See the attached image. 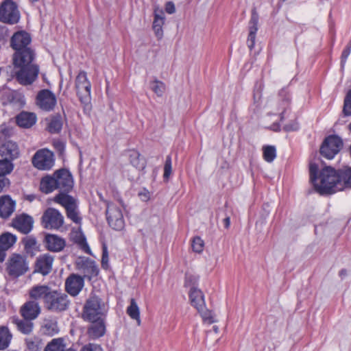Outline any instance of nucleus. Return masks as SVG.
I'll return each mask as SVG.
<instances>
[{"instance_id":"obj_56","label":"nucleus","mask_w":351,"mask_h":351,"mask_svg":"<svg viewBox=\"0 0 351 351\" xmlns=\"http://www.w3.org/2000/svg\"><path fill=\"white\" fill-rule=\"evenodd\" d=\"M5 255L6 250L1 249V247H0V263H2L4 261Z\"/></svg>"},{"instance_id":"obj_46","label":"nucleus","mask_w":351,"mask_h":351,"mask_svg":"<svg viewBox=\"0 0 351 351\" xmlns=\"http://www.w3.org/2000/svg\"><path fill=\"white\" fill-rule=\"evenodd\" d=\"M256 32L257 30L255 27H251L249 29V35L247 43L250 49H252L254 46Z\"/></svg>"},{"instance_id":"obj_29","label":"nucleus","mask_w":351,"mask_h":351,"mask_svg":"<svg viewBox=\"0 0 351 351\" xmlns=\"http://www.w3.org/2000/svg\"><path fill=\"white\" fill-rule=\"evenodd\" d=\"M189 298L192 306L196 309L202 308V306L205 305L204 296L201 290L193 287L191 289L189 292Z\"/></svg>"},{"instance_id":"obj_52","label":"nucleus","mask_w":351,"mask_h":351,"mask_svg":"<svg viewBox=\"0 0 351 351\" xmlns=\"http://www.w3.org/2000/svg\"><path fill=\"white\" fill-rule=\"evenodd\" d=\"M10 184V182L8 178L0 176V193H1L5 188L8 187Z\"/></svg>"},{"instance_id":"obj_8","label":"nucleus","mask_w":351,"mask_h":351,"mask_svg":"<svg viewBox=\"0 0 351 351\" xmlns=\"http://www.w3.org/2000/svg\"><path fill=\"white\" fill-rule=\"evenodd\" d=\"M29 269L26 258L20 254H12L8 261L7 270L10 276L19 277Z\"/></svg>"},{"instance_id":"obj_24","label":"nucleus","mask_w":351,"mask_h":351,"mask_svg":"<svg viewBox=\"0 0 351 351\" xmlns=\"http://www.w3.org/2000/svg\"><path fill=\"white\" fill-rule=\"evenodd\" d=\"M52 290L47 286L39 285L32 287L29 291V296L34 300L43 299L45 305L49 298Z\"/></svg>"},{"instance_id":"obj_6","label":"nucleus","mask_w":351,"mask_h":351,"mask_svg":"<svg viewBox=\"0 0 351 351\" xmlns=\"http://www.w3.org/2000/svg\"><path fill=\"white\" fill-rule=\"evenodd\" d=\"M32 162L38 170L48 171L54 166V154L48 149H40L34 154Z\"/></svg>"},{"instance_id":"obj_45","label":"nucleus","mask_w":351,"mask_h":351,"mask_svg":"<svg viewBox=\"0 0 351 351\" xmlns=\"http://www.w3.org/2000/svg\"><path fill=\"white\" fill-rule=\"evenodd\" d=\"M343 112L346 116L351 115V89L345 97Z\"/></svg>"},{"instance_id":"obj_9","label":"nucleus","mask_w":351,"mask_h":351,"mask_svg":"<svg viewBox=\"0 0 351 351\" xmlns=\"http://www.w3.org/2000/svg\"><path fill=\"white\" fill-rule=\"evenodd\" d=\"M343 147L341 139L337 136H330L323 142L320 154L327 159H332Z\"/></svg>"},{"instance_id":"obj_57","label":"nucleus","mask_w":351,"mask_h":351,"mask_svg":"<svg viewBox=\"0 0 351 351\" xmlns=\"http://www.w3.org/2000/svg\"><path fill=\"white\" fill-rule=\"evenodd\" d=\"M223 225L226 228H228L230 225V218L229 217H226L223 221Z\"/></svg>"},{"instance_id":"obj_39","label":"nucleus","mask_w":351,"mask_h":351,"mask_svg":"<svg viewBox=\"0 0 351 351\" xmlns=\"http://www.w3.org/2000/svg\"><path fill=\"white\" fill-rule=\"evenodd\" d=\"M14 169L12 162L5 158L0 160V176L4 177L10 173Z\"/></svg>"},{"instance_id":"obj_63","label":"nucleus","mask_w":351,"mask_h":351,"mask_svg":"<svg viewBox=\"0 0 351 351\" xmlns=\"http://www.w3.org/2000/svg\"><path fill=\"white\" fill-rule=\"evenodd\" d=\"M348 130L351 132V123L348 125Z\"/></svg>"},{"instance_id":"obj_17","label":"nucleus","mask_w":351,"mask_h":351,"mask_svg":"<svg viewBox=\"0 0 351 351\" xmlns=\"http://www.w3.org/2000/svg\"><path fill=\"white\" fill-rule=\"evenodd\" d=\"M16 201L10 195L0 197V217L3 219L10 217L16 209Z\"/></svg>"},{"instance_id":"obj_23","label":"nucleus","mask_w":351,"mask_h":351,"mask_svg":"<svg viewBox=\"0 0 351 351\" xmlns=\"http://www.w3.org/2000/svg\"><path fill=\"white\" fill-rule=\"evenodd\" d=\"M45 246L51 252H60L65 246V241L56 234H47L45 238Z\"/></svg>"},{"instance_id":"obj_38","label":"nucleus","mask_w":351,"mask_h":351,"mask_svg":"<svg viewBox=\"0 0 351 351\" xmlns=\"http://www.w3.org/2000/svg\"><path fill=\"white\" fill-rule=\"evenodd\" d=\"M263 158L267 162H271L276 157V149L274 146L266 145L263 147Z\"/></svg>"},{"instance_id":"obj_16","label":"nucleus","mask_w":351,"mask_h":351,"mask_svg":"<svg viewBox=\"0 0 351 351\" xmlns=\"http://www.w3.org/2000/svg\"><path fill=\"white\" fill-rule=\"evenodd\" d=\"M41 308L36 301H28L21 308L20 313L24 319L34 320L40 314Z\"/></svg>"},{"instance_id":"obj_18","label":"nucleus","mask_w":351,"mask_h":351,"mask_svg":"<svg viewBox=\"0 0 351 351\" xmlns=\"http://www.w3.org/2000/svg\"><path fill=\"white\" fill-rule=\"evenodd\" d=\"M54 258L49 254H44L38 257L36 263V271L47 275L52 269Z\"/></svg>"},{"instance_id":"obj_12","label":"nucleus","mask_w":351,"mask_h":351,"mask_svg":"<svg viewBox=\"0 0 351 351\" xmlns=\"http://www.w3.org/2000/svg\"><path fill=\"white\" fill-rule=\"evenodd\" d=\"M107 220L110 226L116 230H121L124 227L122 211L114 204H108L106 210Z\"/></svg>"},{"instance_id":"obj_53","label":"nucleus","mask_w":351,"mask_h":351,"mask_svg":"<svg viewBox=\"0 0 351 351\" xmlns=\"http://www.w3.org/2000/svg\"><path fill=\"white\" fill-rule=\"evenodd\" d=\"M351 52V45L350 46L346 47V48L343 51L341 54V62H345L348 58L349 55Z\"/></svg>"},{"instance_id":"obj_15","label":"nucleus","mask_w":351,"mask_h":351,"mask_svg":"<svg viewBox=\"0 0 351 351\" xmlns=\"http://www.w3.org/2000/svg\"><path fill=\"white\" fill-rule=\"evenodd\" d=\"M84 285V280L76 274L71 275L66 280L65 286L66 291L73 296H76L81 291Z\"/></svg>"},{"instance_id":"obj_30","label":"nucleus","mask_w":351,"mask_h":351,"mask_svg":"<svg viewBox=\"0 0 351 351\" xmlns=\"http://www.w3.org/2000/svg\"><path fill=\"white\" fill-rule=\"evenodd\" d=\"M32 319H20L19 318H13L12 323H14L18 330L25 335L30 334L34 329V323Z\"/></svg>"},{"instance_id":"obj_5","label":"nucleus","mask_w":351,"mask_h":351,"mask_svg":"<svg viewBox=\"0 0 351 351\" xmlns=\"http://www.w3.org/2000/svg\"><path fill=\"white\" fill-rule=\"evenodd\" d=\"M54 202L64 206L66 210L67 217L75 223H80L81 217L79 215L75 199L71 196L60 193L54 197Z\"/></svg>"},{"instance_id":"obj_51","label":"nucleus","mask_w":351,"mask_h":351,"mask_svg":"<svg viewBox=\"0 0 351 351\" xmlns=\"http://www.w3.org/2000/svg\"><path fill=\"white\" fill-rule=\"evenodd\" d=\"M9 36L8 29L6 26L0 25V40H3Z\"/></svg>"},{"instance_id":"obj_7","label":"nucleus","mask_w":351,"mask_h":351,"mask_svg":"<svg viewBox=\"0 0 351 351\" xmlns=\"http://www.w3.org/2000/svg\"><path fill=\"white\" fill-rule=\"evenodd\" d=\"M20 19L17 5L12 0H5L0 5V21L15 24Z\"/></svg>"},{"instance_id":"obj_11","label":"nucleus","mask_w":351,"mask_h":351,"mask_svg":"<svg viewBox=\"0 0 351 351\" xmlns=\"http://www.w3.org/2000/svg\"><path fill=\"white\" fill-rule=\"evenodd\" d=\"M45 304V307L52 311H62L69 307L68 296L64 293L52 291Z\"/></svg>"},{"instance_id":"obj_33","label":"nucleus","mask_w":351,"mask_h":351,"mask_svg":"<svg viewBox=\"0 0 351 351\" xmlns=\"http://www.w3.org/2000/svg\"><path fill=\"white\" fill-rule=\"evenodd\" d=\"M16 241V237L11 233L5 232L0 236V247L5 250L10 249Z\"/></svg>"},{"instance_id":"obj_61","label":"nucleus","mask_w":351,"mask_h":351,"mask_svg":"<svg viewBox=\"0 0 351 351\" xmlns=\"http://www.w3.org/2000/svg\"><path fill=\"white\" fill-rule=\"evenodd\" d=\"M278 129H279V125H278L275 124V125H274V126L272 127V130H276H276H278Z\"/></svg>"},{"instance_id":"obj_35","label":"nucleus","mask_w":351,"mask_h":351,"mask_svg":"<svg viewBox=\"0 0 351 351\" xmlns=\"http://www.w3.org/2000/svg\"><path fill=\"white\" fill-rule=\"evenodd\" d=\"M128 315L132 319L137 322V324H141L140 311L139 308L134 299L132 298L130 300V305L127 308Z\"/></svg>"},{"instance_id":"obj_22","label":"nucleus","mask_w":351,"mask_h":351,"mask_svg":"<svg viewBox=\"0 0 351 351\" xmlns=\"http://www.w3.org/2000/svg\"><path fill=\"white\" fill-rule=\"evenodd\" d=\"M0 154L5 159L12 160L19 156L17 145L12 141H7L0 147Z\"/></svg>"},{"instance_id":"obj_19","label":"nucleus","mask_w":351,"mask_h":351,"mask_svg":"<svg viewBox=\"0 0 351 351\" xmlns=\"http://www.w3.org/2000/svg\"><path fill=\"white\" fill-rule=\"evenodd\" d=\"M105 319L96 320H88L90 322L88 327V335L92 339H96L103 337L106 332Z\"/></svg>"},{"instance_id":"obj_4","label":"nucleus","mask_w":351,"mask_h":351,"mask_svg":"<svg viewBox=\"0 0 351 351\" xmlns=\"http://www.w3.org/2000/svg\"><path fill=\"white\" fill-rule=\"evenodd\" d=\"M75 88L77 93L81 101L85 106L89 107L90 101L91 84L88 80L86 73L80 71L76 77Z\"/></svg>"},{"instance_id":"obj_3","label":"nucleus","mask_w":351,"mask_h":351,"mask_svg":"<svg viewBox=\"0 0 351 351\" xmlns=\"http://www.w3.org/2000/svg\"><path fill=\"white\" fill-rule=\"evenodd\" d=\"M107 312L106 304L100 298L92 295L84 306L83 318L86 321L105 319Z\"/></svg>"},{"instance_id":"obj_58","label":"nucleus","mask_w":351,"mask_h":351,"mask_svg":"<svg viewBox=\"0 0 351 351\" xmlns=\"http://www.w3.org/2000/svg\"><path fill=\"white\" fill-rule=\"evenodd\" d=\"M139 195L145 201H146L149 199V193L148 192L140 193Z\"/></svg>"},{"instance_id":"obj_41","label":"nucleus","mask_w":351,"mask_h":351,"mask_svg":"<svg viewBox=\"0 0 351 351\" xmlns=\"http://www.w3.org/2000/svg\"><path fill=\"white\" fill-rule=\"evenodd\" d=\"M197 310L204 322L208 324H212L215 322L213 313L206 308V305H204L201 310L199 308Z\"/></svg>"},{"instance_id":"obj_43","label":"nucleus","mask_w":351,"mask_h":351,"mask_svg":"<svg viewBox=\"0 0 351 351\" xmlns=\"http://www.w3.org/2000/svg\"><path fill=\"white\" fill-rule=\"evenodd\" d=\"M151 88L152 90L159 97H161L165 90V86L164 83L158 80L154 81L152 83Z\"/></svg>"},{"instance_id":"obj_55","label":"nucleus","mask_w":351,"mask_h":351,"mask_svg":"<svg viewBox=\"0 0 351 351\" xmlns=\"http://www.w3.org/2000/svg\"><path fill=\"white\" fill-rule=\"evenodd\" d=\"M285 129L287 131H295L299 129V125L297 122H294L293 123L286 125L285 126Z\"/></svg>"},{"instance_id":"obj_27","label":"nucleus","mask_w":351,"mask_h":351,"mask_svg":"<svg viewBox=\"0 0 351 351\" xmlns=\"http://www.w3.org/2000/svg\"><path fill=\"white\" fill-rule=\"evenodd\" d=\"M40 330L43 334L48 336H53L59 332L58 322L53 318H45L43 321Z\"/></svg>"},{"instance_id":"obj_14","label":"nucleus","mask_w":351,"mask_h":351,"mask_svg":"<svg viewBox=\"0 0 351 351\" xmlns=\"http://www.w3.org/2000/svg\"><path fill=\"white\" fill-rule=\"evenodd\" d=\"M58 189L69 191L73 187V178L69 171L60 169L54 173Z\"/></svg>"},{"instance_id":"obj_13","label":"nucleus","mask_w":351,"mask_h":351,"mask_svg":"<svg viewBox=\"0 0 351 351\" xmlns=\"http://www.w3.org/2000/svg\"><path fill=\"white\" fill-rule=\"evenodd\" d=\"M37 105L45 111L53 109L56 104L55 95L49 90H42L37 95Z\"/></svg>"},{"instance_id":"obj_32","label":"nucleus","mask_w":351,"mask_h":351,"mask_svg":"<svg viewBox=\"0 0 351 351\" xmlns=\"http://www.w3.org/2000/svg\"><path fill=\"white\" fill-rule=\"evenodd\" d=\"M12 339V334L8 326H0V350L9 347Z\"/></svg>"},{"instance_id":"obj_2","label":"nucleus","mask_w":351,"mask_h":351,"mask_svg":"<svg viewBox=\"0 0 351 351\" xmlns=\"http://www.w3.org/2000/svg\"><path fill=\"white\" fill-rule=\"evenodd\" d=\"M310 179L315 188L320 193H334L339 190L336 189L339 182V171L330 167H326L318 173V167L315 163H311L309 167Z\"/></svg>"},{"instance_id":"obj_1","label":"nucleus","mask_w":351,"mask_h":351,"mask_svg":"<svg viewBox=\"0 0 351 351\" xmlns=\"http://www.w3.org/2000/svg\"><path fill=\"white\" fill-rule=\"evenodd\" d=\"M31 37L25 31L16 32L11 38L10 46L16 50L13 56V66L8 68L12 78L15 77L22 85L32 84L38 77L39 67L33 63L35 53L27 46Z\"/></svg>"},{"instance_id":"obj_60","label":"nucleus","mask_w":351,"mask_h":351,"mask_svg":"<svg viewBox=\"0 0 351 351\" xmlns=\"http://www.w3.org/2000/svg\"><path fill=\"white\" fill-rule=\"evenodd\" d=\"M85 247H86V249H85L86 252H87L88 254H90V248H89V247L88 246L87 244L85 245Z\"/></svg>"},{"instance_id":"obj_40","label":"nucleus","mask_w":351,"mask_h":351,"mask_svg":"<svg viewBox=\"0 0 351 351\" xmlns=\"http://www.w3.org/2000/svg\"><path fill=\"white\" fill-rule=\"evenodd\" d=\"M25 343L29 351H40L41 349V342L38 338H27L25 339Z\"/></svg>"},{"instance_id":"obj_64","label":"nucleus","mask_w":351,"mask_h":351,"mask_svg":"<svg viewBox=\"0 0 351 351\" xmlns=\"http://www.w3.org/2000/svg\"><path fill=\"white\" fill-rule=\"evenodd\" d=\"M213 328H214V330H215V332H217V328L216 326H214V327H213Z\"/></svg>"},{"instance_id":"obj_36","label":"nucleus","mask_w":351,"mask_h":351,"mask_svg":"<svg viewBox=\"0 0 351 351\" xmlns=\"http://www.w3.org/2000/svg\"><path fill=\"white\" fill-rule=\"evenodd\" d=\"M62 127V120L60 116L52 117L48 123V130L51 133H58Z\"/></svg>"},{"instance_id":"obj_37","label":"nucleus","mask_w":351,"mask_h":351,"mask_svg":"<svg viewBox=\"0 0 351 351\" xmlns=\"http://www.w3.org/2000/svg\"><path fill=\"white\" fill-rule=\"evenodd\" d=\"M61 338L52 339L45 347L44 351H64L65 346Z\"/></svg>"},{"instance_id":"obj_62","label":"nucleus","mask_w":351,"mask_h":351,"mask_svg":"<svg viewBox=\"0 0 351 351\" xmlns=\"http://www.w3.org/2000/svg\"><path fill=\"white\" fill-rule=\"evenodd\" d=\"M16 96H18V97H19L20 100H21V102L23 104V103H24V101H23V97H22L20 95H17V94H16Z\"/></svg>"},{"instance_id":"obj_10","label":"nucleus","mask_w":351,"mask_h":351,"mask_svg":"<svg viewBox=\"0 0 351 351\" xmlns=\"http://www.w3.org/2000/svg\"><path fill=\"white\" fill-rule=\"evenodd\" d=\"M42 223L47 229H59L64 223V217L58 210L49 208L43 213Z\"/></svg>"},{"instance_id":"obj_20","label":"nucleus","mask_w":351,"mask_h":351,"mask_svg":"<svg viewBox=\"0 0 351 351\" xmlns=\"http://www.w3.org/2000/svg\"><path fill=\"white\" fill-rule=\"evenodd\" d=\"M33 223V219L25 214L17 216L13 220V226L23 234H27L32 230Z\"/></svg>"},{"instance_id":"obj_31","label":"nucleus","mask_w":351,"mask_h":351,"mask_svg":"<svg viewBox=\"0 0 351 351\" xmlns=\"http://www.w3.org/2000/svg\"><path fill=\"white\" fill-rule=\"evenodd\" d=\"M40 191L45 193H49L58 189L54 174L53 176H45L40 181Z\"/></svg>"},{"instance_id":"obj_50","label":"nucleus","mask_w":351,"mask_h":351,"mask_svg":"<svg viewBox=\"0 0 351 351\" xmlns=\"http://www.w3.org/2000/svg\"><path fill=\"white\" fill-rule=\"evenodd\" d=\"M81 351H102V348L99 345L89 343L84 346Z\"/></svg>"},{"instance_id":"obj_47","label":"nucleus","mask_w":351,"mask_h":351,"mask_svg":"<svg viewBox=\"0 0 351 351\" xmlns=\"http://www.w3.org/2000/svg\"><path fill=\"white\" fill-rule=\"evenodd\" d=\"M172 172V167H171V159L170 156H167L165 167H164V178L168 179L169 176H171Z\"/></svg>"},{"instance_id":"obj_59","label":"nucleus","mask_w":351,"mask_h":351,"mask_svg":"<svg viewBox=\"0 0 351 351\" xmlns=\"http://www.w3.org/2000/svg\"><path fill=\"white\" fill-rule=\"evenodd\" d=\"M0 132L3 133V134H5V125H1L0 126Z\"/></svg>"},{"instance_id":"obj_48","label":"nucleus","mask_w":351,"mask_h":351,"mask_svg":"<svg viewBox=\"0 0 351 351\" xmlns=\"http://www.w3.org/2000/svg\"><path fill=\"white\" fill-rule=\"evenodd\" d=\"M108 252L106 245H103L102 258H101V265L104 269L108 268Z\"/></svg>"},{"instance_id":"obj_21","label":"nucleus","mask_w":351,"mask_h":351,"mask_svg":"<svg viewBox=\"0 0 351 351\" xmlns=\"http://www.w3.org/2000/svg\"><path fill=\"white\" fill-rule=\"evenodd\" d=\"M77 267L84 274V278H86L89 280H90L92 277L96 276L99 273V269L95 262L88 259L78 262Z\"/></svg>"},{"instance_id":"obj_26","label":"nucleus","mask_w":351,"mask_h":351,"mask_svg":"<svg viewBox=\"0 0 351 351\" xmlns=\"http://www.w3.org/2000/svg\"><path fill=\"white\" fill-rule=\"evenodd\" d=\"M165 13L162 10H154V19L153 21V29L156 36L160 39L163 36L162 26L165 23Z\"/></svg>"},{"instance_id":"obj_54","label":"nucleus","mask_w":351,"mask_h":351,"mask_svg":"<svg viewBox=\"0 0 351 351\" xmlns=\"http://www.w3.org/2000/svg\"><path fill=\"white\" fill-rule=\"evenodd\" d=\"M165 10L168 14H173L176 12L174 3L171 1L167 2L166 3Z\"/></svg>"},{"instance_id":"obj_25","label":"nucleus","mask_w":351,"mask_h":351,"mask_svg":"<svg viewBox=\"0 0 351 351\" xmlns=\"http://www.w3.org/2000/svg\"><path fill=\"white\" fill-rule=\"evenodd\" d=\"M339 182L336 189L339 191L351 189V167H346L339 171Z\"/></svg>"},{"instance_id":"obj_28","label":"nucleus","mask_w":351,"mask_h":351,"mask_svg":"<svg viewBox=\"0 0 351 351\" xmlns=\"http://www.w3.org/2000/svg\"><path fill=\"white\" fill-rule=\"evenodd\" d=\"M36 121V116L33 112H22L16 117V123L22 128H30Z\"/></svg>"},{"instance_id":"obj_44","label":"nucleus","mask_w":351,"mask_h":351,"mask_svg":"<svg viewBox=\"0 0 351 351\" xmlns=\"http://www.w3.org/2000/svg\"><path fill=\"white\" fill-rule=\"evenodd\" d=\"M191 245L195 252L201 253L204 250V242L199 237H195L192 241Z\"/></svg>"},{"instance_id":"obj_49","label":"nucleus","mask_w":351,"mask_h":351,"mask_svg":"<svg viewBox=\"0 0 351 351\" xmlns=\"http://www.w3.org/2000/svg\"><path fill=\"white\" fill-rule=\"evenodd\" d=\"M258 16L256 12H252L251 19L250 21V26L249 29L251 27H255L256 30H258Z\"/></svg>"},{"instance_id":"obj_42","label":"nucleus","mask_w":351,"mask_h":351,"mask_svg":"<svg viewBox=\"0 0 351 351\" xmlns=\"http://www.w3.org/2000/svg\"><path fill=\"white\" fill-rule=\"evenodd\" d=\"M25 249L28 253H33V251L37 248L36 240L35 238L32 237H26L23 240Z\"/></svg>"},{"instance_id":"obj_34","label":"nucleus","mask_w":351,"mask_h":351,"mask_svg":"<svg viewBox=\"0 0 351 351\" xmlns=\"http://www.w3.org/2000/svg\"><path fill=\"white\" fill-rule=\"evenodd\" d=\"M130 160L132 165L137 169L141 170L145 168V160L137 151L132 150L130 152Z\"/></svg>"}]
</instances>
